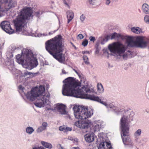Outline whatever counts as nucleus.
Listing matches in <instances>:
<instances>
[{"label": "nucleus", "mask_w": 149, "mask_h": 149, "mask_svg": "<svg viewBox=\"0 0 149 149\" xmlns=\"http://www.w3.org/2000/svg\"><path fill=\"white\" fill-rule=\"evenodd\" d=\"M64 46L63 39L60 35L56 36L45 43L46 50L61 63L63 62L65 60L64 55L62 53Z\"/></svg>", "instance_id": "obj_1"}, {"label": "nucleus", "mask_w": 149, "mask_h": 149, "mask_svg": "<svg viewBox=\"0 0 149 149\" xmlns=\"http://www.w3.org/2000/svg\"><path fill=\"white\" fill-rule=\"evenodd\" d=\"M66 84L64 86L62 93L64 95L80 97L84 93H90L91 90L87 86H84L81 89L77 88L79 84L75 81L71 77H69L65 79Z\"/></svg>", "instance_id": "obj_2"}, {"label": "nucleus", "mask_w": 149, "mask_h": 149, "mask_svg": "<svg viewBox=\"0 0 149 149\" xmlns=\"http://www.w3.org/2000/svg\"><path fill=\"white\" fill-rule=\"evenodd\" d=\"M25 95L28 99L32 101H34L38 97L40 96V99L38 100L37 102L35 103L36 106L39 107L44 106L50 97L49 93H45V88L41 85L40 86L39 88L36 86L32 88L31 91L28 92Z\"/></svg>", "instance_id": "obj_3"}, {"label": "nucleus", "mask_w": 149, "mask_h": 149, "mask_svg": "<svg viewBox=\"0 0 149 149\" xmlns=\"http://www.w3.org/2000/svg\"><path fill=\"white\" fill-rule=\"evenodd\" d=\"M33 13L32 8L31 7H24L20 11L16 19L14 20L17 31H21L26 25L28 21L33 18Z\"/></svg>", "instance_id": "obj_4"}, {"label": "nucleus", "mask_w": 149, "mask_h": 149, "mask_svg": "<svg viewBox=\"0 0 149 149\" xmlns=\"http://www.w3.org/2000/svg\"><path fill=\"white\" fill-rule=\"evenodd\" d=\"M120 124L121 130V137L123 143L125 145L132 146L133 143L129 134L130 126L125 116L123 117L121 119Z\"/></svg>", "instance_id": "obj_5"}, {"label": "nucleus", "mask_w": 149, "mask_h": 149, "mask_svg": "<svg viewBox=\"0 0 149 149\" xmlns=\"http://www.w3.org/2000/svg\"><path fill=\"white\" fill-rule=\"evenodd\" d=\"M73 109L75 117L79 119H86L93 114L92 111H88L87 108L84 107L75 106Z\"/></svg>", "instance_id": "obj_6"}, {"label": "nucleus", "mask_w": 149, "mask_h": 149, "mask_svg": "<svg viewBox=\"0 0 149 149\" xmlns=\"http://www.w3.org/2000/svg\"><path fill=\"white\" fill-rule=\"evenodd\" d=\"M108 49L110 51L114 54H117L119 56H122L123 58L127 57V54H123L126 50V48L125 46L119 42H116L110 44L108 46Z\"/></svg>", "instance_id": "obj_7"}, {"label": "nucleus", "mask_w": 149, "mask_h": 149, "mask_svg": "<svg viewBox=\"0 0 149 149\" xmlns=\"http://www.w3.org/2000/svg\"><path fill=\"white\" fill-rule=\"evenodd\" d=\"M126 41L128 45L131 47L144 48L147 46L148 44V42L145 40V38L142 36L137 37L135 41H133L132 38L128 37Z\"/></svg>", "instance_id": "obj_8"}, {"label": "nucleus", "mask_w": 149, "mask_h": 149, "mask_svg": "<svg viewBox=\"0 0 149 149\" xmlns=\"http://www.w3.org/2000/svg\"><path fill=\"white\" fill-rule=\"evenodd\" d=\"M22 53L26 56V62L27 64L36 67L38 64L36 60L32 59V57H30L31 56V51L28 49H24L22 52Z\"/></svg>", "instance_id": "obj_9"}, {"label": "nucleus", "mask_w": 149, "mask_h": 149, "mask_svg": "<svg viewBox=\"0 0 149 149\" xmlns=\"http://www.w3.org/2000/svg\"><path fill=\"white\" fill-rule=\"evenodd\" d=\"M15 5V3L12 0H0V17L1 9L4 8L8 11L11 8L14 7Z\"/></svg>", "instance_id": "obj_10"}, {"label": "nucleus", "mask_w": 149, "mask_h": 149, "mask_svg": "<svg viewBox=\"0 0 149 149\" xmlns=\"http://www.w3.org/2000/svg\"><path fill=\"white\" fill-rule=\"evenodd\" d=\"M84 98L88 99L97 102H99L105 106H107V104L106 102L102 101L104 100V98L103 97H99L95 96L94 95H88L85 94L84 95Z\"/></svg>", "instance_id": "obj_11"}, {"label": "nucleus", "mask_w": 149, "mask_h": 149, "mask_svg": "<svg viewBox=\"0 0 149 149\" xmlns=\"http://www.w3.org/2000/svg\"><path fill=\"white\" fill-rule=\"evenodd\" d=\"M1 26L2 29L7 33L12 34L14 32V30L11 28L10 22H8L5 21L2 22Z\"/></svg>", "instance_id": "obj_12"}, {"label": "nucleus", "mask_w": 149, "mask_h": 149, "mask_svg": "<svg viewBox=\"0 0 149 149\" xmlns=\"http://www.w3.org/2000/svg\"><path fill=\"white\" fill-rule=\"evenodd\" d=\"M75 125L78 127L83 129L88 128L89 124L88 122L83 120H79L75 122Z\"/></svg>", "instance_id": "obj_13"}, {"label": "nucleus", "mask_w": 149, "mask_h": 149, "mask_svg": "<svg viewBox=\"0 0 149 149\" xmlns=\"http://www.w3.org/2000/svg\"><path fill=\"white\" fill-rule=\"evenodd\" d=\"M98 149H112L110 143L108 142H102L100 143Z\"/></svg>", "instance_id": "obj_14"}, {"label": "nucleus", "mask_w": 149, "mask_h": 149, "mask_svg": "<svg viewBox=\"0 0 149 149\" xmlns=\"http://www.w3.org/2000/svg\"><path fill=\"white\" fill-rule=\"evenodd\" d=\"M57 109L61 114H65L66 113L65 111L66 106L64 105L61 104L58 105L57 107Z\"/></svg>", "instance_id": "obj_15"}, {"label": "nucleus", "mask_w": 149, "mask_h": 149, "mask_svg": "<svg viewBox=\"0 0 149 149\" xmlns=\"http://www.w3.org/2000/svg\"><path fill=\"white\" fill-rule=\"evenodd\" d=\"M85 140L87 142L91 143L94 140V137L93 134H87L85 136Z\"/></svg>", "instance_id": "obj_16"}, {"label": "nucleus", "mask_w": 149, "mask_h": 149, "mask_svg": "<svg viewBox=\"0 0 149 149\" xmlns=\"http://www.w3.org/2000/svg\"><path fill=\"white\" fill-rule=\"evenodd\" d=\"M68 23L73 19L74 17V13L72 11H68L67 12Z\"/></svg>", "instance_id": "obj_17"}, {"label": "nucleus", "mask_w": 149, "mask_h": 149, "mask_svg": "<svg viewBox=\"0 0 149 149\" xmlns=\"http://www.w3.org/2000/svg\"><path fill=\"white\" fill-rule=\"evenodd\" d=\"M142 9L145 13L146 14L149 13V6L147 4L144 3L143 5Z\"/></svg>", "instance_id": "obj_18"}, {"label": "nucleus", "mask_w": 149, "mask_h": 149, "mask_svg": "<svg viewBox=\"0 0 149 149\" xmlns=\"http://www.w3.org/2000/svg\"><path fill=\"white\" fill-rule=\"evenodd\" d=\"M59 130L60 131H63L65 132L68 131H70L72 130V129L71 128L66 127L65 126H63L59 127Z\"/></svg>", "instance_id": "obj_19"}, {"label": "nucleus", "mask_w": 149, "mask_h": 149, "mask_svg": "<svg viewBox=\"0 0 149 149\" xmlns=\"http://www.w3.org/2000/svg\"><path fill=\"white\" fill-rule=\"evenodd\" d=\"M41 143L46 148L50 149L52 148V145L50 143L44 141H41Z\"/></svg>", "instance_id": "obj_20"}, {"label": "nucleus", "mask_w": 149, "mask_h": 149, "mask_svg": "<svg viewBox=\"0 0 149 149\" xmlns=\"http://www.w3.org/2000/svg\"><path fill=\"white\" fill-rule=\"evenodd\" d=\"M131 30L133 32L136 34H140L142 32L141 29L138 27H133L131 29Z\"/></svg>", "instance_id": "obj_21"}, {"label": "nucleus", "mask_w": 149, "mask_h": 149, "mask_svg": "<svg viewBox=\"0 0 149 149\" xmlns=\"http://www.w3.org/2000/svg\"><path fill=\"white\" fill-rule=\"evenodd\" d=\"M111 36L110 39H113L116 38H121V35L117 33H114L111 34Z\"/></svg>", "instance_id": "obj_22"}, {"label": "nucleus", "mask_w": 149, "mask_h": 149, "mask_svg": "<svg viewBox=\"0 0 149 149\" xmlns=\"http://www.w3.org/2000/svg\"><path fill=\"white\" fill-rule=\"evenodd\" d=\"M97 90L98 92L101 93L104 91V88L102 85L100 83H99L97 85Z\"/></svg>", "instance_id": "obj_23"}, {"label": "nucleus", "mask_w": 149, "mask_h": 149, "mask_svg": "<svg viewBox=\"0 0 149 149\" xmlns=\"http://www.w3.org/2000/svg\"><path fill=\"white\" fill-rule=\"evenodd\" d=\"M20 55L18 54L16 56V60L19 63L22 64L24 62V60L21 57V58H18V56L20 57Z\"/></svg>", "instance_id": "obj_24"}, {"label": "nucleus", "mask_w": 149, "mask_h": 149, "mask_svg": "<svg viewBox=\"0 0 149 149\" xmlns=\"http://www.w3.org/2000/svg\"><path fill=\"white\" fill-rule=\"evenodd\" d=\"M34 131L32 127H27L26 129L27 133L29 134H31Z\"/></svg>", "instance_id": "obj_25"}, {"label": "nucleus", "mask_w": 149, "mask_h": 149, "mask_svg": "<svg viewBox=\"0 0 149 149\" xmlns=\"http://www.w3.org/2000/svg\"><path fill=\"white\" fill-rule=\"evenodd\" d=\"M101 125H99L98 124H96V125H94L93 127V130L94 132L98 131H99L100 128L101 127Z\"/></svg>", "instance_id": "obj_26"}, {"label": "nucleus", "mask_w": 149, "mask_h": 149, "mask_svg": "<svg viewBox=\"0 0 149 149\" xmlns=\"http://www.w3.org/2000/svg\"><path fill=\"white\" fill-rule=\"evenodd\" d=\"M83 58L84 63L88 65L89 64V62L88 61V58L86 56H83Z\"/></svg>", "instance_id": "obj_27"}, {"label": "nucleus", "mask_w": 149, "mask_h": 149, "mask_svg": "<svg viewBox=\"0 0 149 149\" xmlns=\"http://www.w3.org/2000/svg\"><path fill=\"white\" fill-rule=\"evenodd\" d=\"M141 129H138L135 132L134 135L136 137L139 136L141 135Z\"/></svg>", "instance_id": "obj_28"}, {"label": "nucleus", "mask_w": 149, "mask_h": 149, "mask_svg": "<svg viewBox=\"0 0 149 149\" xmlns=\"http://www.w3.org/2000/svg\"><path fill=\"white\" fill-rule=\"evenodd\" d=\"M88 43V41L87 40L85 39L84 40L82 43V45L84 46H86Z\"/></svg>", "instance_id": "obj_29"}, {"label": "nucleus", "mask_w": 149, "mask_h": 149, "mask_svg": "<svg viewBox=\"0 0 149 149\" xmlns=\"http://www.w3.org/2000/svg\"><path fill=\"white\" fill-rule=\"evenodd\" d=\"M98 0H89V2L90 4L95 5L97 3Z\"/></svg>", "instance_id": "obj_30"}, {"label": "nucleus", "mask_w": 149, "mask_h": 149, "mask_svg": "<svg viewBox=\"0 0 149 149\" xmlns=\"http://www.w3.org/2000/svg\"><path fill=\"white\" fill-rule=\"evenodd\" d=\"M63 1L65 5L70 8V6L69 5V4L71 2V0H63Z\"/></svg>", "instance_id": "obj_31"}, {"label": "nucleus", "mask_w": 149, "mask_h": 149, "mask_svg": "<svg viewBox=\"0 0 149 149\" xmlns=\"http://www.w3.org/2000/svg\"><path fill=\"white\" fill-rule=\"evenodd\" d=\"M41 13V11L40 10H38L35 12L34 15L36 17H38L40 16V15Z\"/></svg>", "instance_id": "obj_32"}, {"label": "nucleus", "mask_w": 149, "mask_h": 149, "mask_svg": "<svg viewBox=\"0 0 149 149\" xmlns=\"http://www.w3.org/2000/svg\"><path fill=\"white\" fill-rule=\"evenodd\" d=\"M144 20L146 23H149V16L146 15L145 16L144 18Z\"/></svg>", "instance_id": "obj_33"}, {"label": "nucleus", "mask_w": 149, "mask_h": 149, "mask_svg": "<svg viewBox=\"0 0 149 149\" xmlns=\"http://www.w3.org/2000/svg\"><path fill=\"white\" fill-rule=\"evenodd\" d=\"M45 130L42 126L39 127L37 130L38 132H40Z\"/></svg>", "instance_id": "obj_34"}, {"label": "nucleus", "mask_w": 149, "mask_h": 149, "mask_svg": "<svg viewBox=\"0 0 149 149\" xmlns=\"http://www.w3.org/2000/svg\"><path fill=\"white\" fill-rule=\"evenodd\" d=\"M110 37V36L107 35L106 36L104 37V40L107 42L108 40L111 38Z\"/></svg>", "instance_id": "obj_35"}, {"label": "nucleus", "mask_w": 149, "mask_h": 149, "mask_svg": "<svg viewBox=\"0 0 149 149\" xmlns=\"http://www.w3.org/2000/svg\"><path fill=\"white\" fill-rule=\"evenodd\" d=\"M89 39L91 41H92L93 42H94L96 40L95 37L92 36L90 37Z\"/></svg>", "instance_id": "obj_36"}, {"label": "nucleus", "mask_w": 149, "mask_h": 149, "mask_svg": "<svg viewBox=\"0 0 149 149\" xmlns=\"http://www.w3.org/2000/svg\"><path fill=\"white\" fill-rule=\"evenodd\" d=\"M33 74V73H31L30 72H29L28 71H27L24 73V76H26L28 75H30L31 74Z\"/></svg>", "instance_id": "obj_37"}, {"label": "nucleus", "mask_w": 149, "mask_h": 149, "mask_svg": "<svg viewBox=\"0 0 149 149\" xmlns=\"http://www.w3.org/2000/svg\"><path fill=\"white\" fill-rule=\"evenodd\" d=\"M47 125V124L46 122H44L42 124V126L45 129Z\"/></svg>", "instance_id": "obj_38"}, {"label": "nucleus", "mask_w": 149, "mask_h": 149, "mask_svg": "<svg viewBox=\"0 0 149 149\" xmlns=\"http://www.w3.org/2000/svg\"><path fill=\"white\" fill-rule=\"evenodd\" d=\"M3 45L4 43H2L1 44H0V56H1L2 54L1 50L3 48Z\"/></svg>", "instance_id": "obj_39"}, {"label": "nucleus", "mask_w": 149, "mask_h": 149, "mask_svg": "<svg viewBox=\"0 0 149 149\" xmlns=\"http://www.w3.org/2000/svg\"><path fill=\"white\" fill-rule=\"evenodd\" d=\"M73 70L77 74H79V70L78 69L76 68H72Z\"/></svg>", "instance_id": "obj_40"}, {"label": "nucleus", "mask_w": 149, "mask_h": 149, "mask_svg": "<svg viewBox=\"0 0 149 149\" xmlns=\"http://www.w3.org/2000/svg\"><path fill=\"white\" fill-rule=\"evenodd\" d=\"M85 17L83 14L80 17V19L82 22L84 20Z\"/></svg>", "instance_id": "obj_41"}, {"label": "nucleus", "mask_w": 149, "mask_h": 149, "mask_svg": "<svg viewBox=\"0 0 149 149\" xmlns=\"http://www.w3.org/2000/svg\"><path fill=\"white\" fill-rule=\"evenodd\" d=\"M78 37L80 39H82L84 38V36L81 34H79L78 35Z\"/></svg>", "instance_id": "obj_42"}, {"label": "nucleus", "mask_w": 149, "mask_h": 149, "mask_svg": "<svg viewBox=\"0 0 149 149\" xmlns=\"http://www.w3.org/2000/svg\"><path fill=\"white\" fill-rule=\"evenodd\" d=\"M18 88L19 90H23L24 89V88L23 87L22 85H19L18 87Z\"/></svg>", "instance_id": "obj_43"}, {"label": "nucleus", "mask_w": 149, "mask_h": 149, "mask_svg": "<svg viewBox=\"0 0 149 149\" xmlns=\"http://www.w3.org/2000/svg\"><path fill=\"white\" fill-rule=\"evenodd\" d=\"M57 147L59 149H63V148L61 146L60 144H58L57 145Z\"/></svg>", "instance_id": "obj_44"}, {"label": "nucleus", "mask_w": 149, "mask_h": 149, "mask_svg": "<svg viewBox=\"0 0 149 149\" xmlns=\"http://www.w3.org/2000/svg\"><path fill=\"white\" fill-rule=\"evenodd\" d=\"M106 3L107 5H108L110 3V0H106Z\"/></svg>", "instance_id": "obj_45"}, {"label": "nucleus", "mask_w": 149, "mask_h": 149, "mask_svg": "<svg viewBox=\"0 0 149 149\" xmlns=\"http://www.w3.org/2000/svg\"><path fill=\"white\" fill-rule=\"evenodd\" d=\"M33 149H44V148L43 147H35Z\"/></svg>", "instance_id": "obj_46"}, {"label": "nucleus", "mask_w": 149, "mask_h": 149, "mask_svg": "<svg viewBox=\"0 0 149 149\" xmlns=\"http://www.w3.org/2000/svg\"><path fill=\"white\" fill-rule=\"evenodd\" d=\"M70 43L72 45V46L73 47H74V48L75 49H76V46L74 45V44L73 43H72V42H70Z\"/></svg>", "instance_id": "obj_47"}, {"label": "nucleus", "mask_w": 149, "mask_h": 149, "mask_svg": "<svg viewBox=\"0 0 149 149\" xmlns=\"http://www.w3.org/2000/svg\"><path fill=\"white\" fill-rule=\"evenodd\" d=\"M55 32V31H52L51 32H49V35H50L52 34H53Z\"/></svg>", "instance_id": "obj_48"}, {"label": "nucleus", "mask_w": 149, "mask_h": 149, "mask_svg": "<svg viewBox=\"0 0 149 149\" xmlns=\"http://www.w3.org/2000/svg\"><path fill=\"white\" fill-rule=\"evenodd\" d=\"M62 72L63 74H66V71L63 69L62 70Z\"/></svg>", "instance_id": "obj_49"}, {"label": "nucleus", "mask_w": 149, "mask_h": 149, "mask_svg": "<svg viewBox=\"0 0 149 149\" xmlns=\"http://www.w3.org/2000/svg\"><path fill=\"white\" fill-rule=\"evenodd\" d=\"M89 53V52L88 51H84L83 52V54H85V53H88V54Z\"/></svg>", "instance_id": "obj_50"}, {"label": "nucleus", "mask_w": 149, "mask_h": 149, "mask_svg": "<svg viewBox=\"0 0 149 149\" xmlns=\"http://www.w3.org/2000/svg\"><path fill=\"white\" fill-rule=\"evenodd\" d=\"M78 148L77 147H73L71 149H78Z\"/></svg>", "instance_id": "obj_51"}, {"label": "nucleus", "mask_w": 149, "mask_h": 149, "mask_svg": "<svg viewBox=\"0 0 149 149\" xmlns=\"http://www.w3.org/2000/svg\"><path fill=\"white\" fill-rule=\"evenodd\" d=\"M21 56L20 55V57L18 56V58H21Z\"/></svg>", "instance_id": "obj_52"}, {"label": "nucleus", "mask_w": 149, "mask_h": 149, "mask_svg": "<svg viewBox=\"0 0 149 149\" xmlns=\"http://www.w3.org/2000/svg\"><path fill=\"white\" fill-rule=\"evenodd\" d=\"M12 1H13V2H14L15 3V5L16 4V3L15 2V1H13V0H12Z\"/></svg>", "instance_id": "obj_53"}]
</instances>
